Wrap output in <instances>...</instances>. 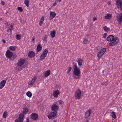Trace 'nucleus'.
I'll return each mask as SVG.
<instances>
[{"mask_svg":"<svg viewBox=\"0 0 122 122\" xmlns=\"http://www.w3.org/2000/svg\"><path fill=\"white\" fill-rule=\"evenodd\" d=\"M28 56L30 58H32L35 56V53L33 51H30L29 52Z\"/></svg>","mask_w":122,"mask_h":122,"instance_id":"a211bd4d","label":"nucleus"},{"mask_svg":"<svg viewBox=\"0 0 122 122\" xmlns=\"http://www.w3.org/2000/svg\"><path fill=\"white\" fill-rule=\"evenodd\" d=\"M9 29H8L7 30V31H9Z\"/></svg>","mask_w":122,"mask_h":122,"instance_id":"338daca9","label":"nucleus"},{"mask_svg":"<svg viewBox=\"0 0 122 122\" xmlns=\"http://www.w3.org/2000/svg\"><path fill=\"white\" fill-rule=\"evenodd\" d=\"M36 76H34L33 78H32L31 81L29 82V85H32L36 81Z\"/></svg>","mask_w":122,"mask_h":122,"instance_id":"2eb2a0df","label":"nucleus"},{"mask_svg":"<svg viewBox=\"0 0 122 122\" xmlns=\"http://www.w3.org/2000/svg\"><path fill=\"white\" fill-rule=\"evenodd\" d=\"M55 31L53 30L51 31L50 34L52 37L54 38L55 36Z\"/></svg>","mask_w":122,"mask_h":122,"instance_id":"b1692460","label":"nucleus"},{"mask_svg":"<svg viewBox=\"0 0 122 122\" xmlns=\"http://www.w3.org/2000/svg\"><path fill=\"white\" fill-rule=\"evenodd\" d=\"M9 30L10 31V32H11V30H12V28H9Z\"/></svg>","mask_w":122,"mask_h":122,"instance_id":"4d7b16f0","label":"nucleus"},{"mask_svg":"<svg viewBox=\"0 0 122 122\" xmlns=\"http://www.w3.org/2000/svg\"><path fill=\"white\" fill-rule=\"evenodd\" d=\"M86 122H89L88 120H87L86 121Z\"/></svg>","mask_w":122,"mask_h":122,"instance_id":"e2e57ef3","label":"nucleus"},{"mask_svg":"<svg viewBox=\"0 0 122 122\" xmlns=\"http://www.w3.org/2000/svg\"><path fill=\"white\" fill-rule=\"evenodd\" d=\"M48 117L49 119H51L53 118V117L52 115H50V114L48 116Z\"/></svg>","mask_w":122,"mask_h":122,"instance_id":"ea45409f","label":"nucleus"},{"mask_svg":"<svg viewBox=\"0 0 122 122\" xmlns=\"http://www.w3.org/2000/svg\"><path fill=\"white\" fill-rule=\"evenodd\" d=\"M48 52V50L47 49H45L43 52L40 58V59L42 60L46 56Z\"/></svg>","mask_w":122,"mask_h":122,"instance_id":"7ed1b4c3","label":"nucleus"},{"mask_svg":"<svg viewBox=\"0 0 122 122\" xmlns=\"http://www.w3.org/2000/svg\"><path fill=\"white\" fill-rule=\"evenodd\" d=\"M121 8V10L122 11V6L120 8Z\"/></svg>","mask_w":122,"mask_h":122,"instance_id":"69168bd1","label":"nucleus"},{"mask_svg":"<svg viewBox=\"0 0 122 122\" xmlns=\"http://www.w3.org/2000/svg\"><path fill=\"white\" fill-rule=\"evenodd\" d=\"M58 106L55 104L51 106V110L53 111H56L58 109Z\"/></svg>","mask_w":122,"mask_h":122,"instance_id":"4468645a","label":"nucleus"},{"mask_svg":"<svg viewBox=\"0 0 122 122\" xmlns=\"http://www.w3.org/2000/svg\"><path fill=\"white\" fill-rule=\"evenodd\" d=\"M115 38L112 35H109L107 38V40L109 41H113L114 40H115Z\"/></svg>","mask_w":122,"mask_h":122,"instance_id":"0eeeda50","label":"nucleus"},{"mask_svg":"<svg viewBox=\"0 0 122 122\" xmlns=\"http://www.w3.org/2000/svg\"><path fill=\"white\" fill-rule=\"evenodd\" d=\"M4 86L0 84V89H2Z\"/></svg>","mask_w":122,"mask_h":122,"instance_id":"a18cd8bd","label":"nucleus"},{"mask_svg":"<svg viewBox=\"0 0 122 122\" xmlns=\"http://www.w3.org/2000/svg\"><path fill=\"white\" fill-rule=\"evenodd\" d=\"M12 56H13V57L14 58H15L16 57V55H14Z\"/></svg>","mask_w":122,"mask_h":122,"instance_id":"8fccbe9b","label":"nucleus"},{"mask_svg":"<svg viewBox=\"0 0 122 122\" xmlns=\"http://www.w3.org/2000/svg\"><path fill=\"white\" fill-rule=\"evenodd\" d=\"M107 35V34L106 33H104L103 35V37L104 38H105L106 37V36Z\"/></svg>","mask_w":122,"mask_h":122,"instance_id":"37998d69","label":"nucleus"},{"mask_svg":"<svg viewBox=\"0 0 122 122\" xmlns=\"http://www.w3.org/2000/svg\"><path fill=\"white\" fill-rule=\"evenodd\" d=\"M7 116V112L6 111H5L3 113V117L4 118H5Z\"/></svg>","mask_w":122,"mask_h":122,"instance_id":"72a5a7b5","label":"nucleus"},{"mask_svg":"<svg viewBox=\"0 0 122 122\" xmlns=\"http://www.w3.org/2000/svg\"><path fill=\"white\" fill-rule=\"evenodd\" d=\"M120 15V14L118 15L119 16V17L118 16L117 17V20L119 24H120L122 22V14L121 13Z\"/></svg>","mask_w":122,"mask_h":122,"instance_id":"9d476101","label":"nucleus"},{"mask_svg":"<svg viewBox=\"0 0 122 122\" xmlns=\"http://www.w3.org/2000/svg\"><path fill=\"white\" fill-rule=\"evenodd\" d=\"M26 95L27 97H30L32 96V94L30 92L28 91L26 93Z\"/></svg>","mask_w":122,"mask_h":122,"instance_id":"a878e982","label":"nucleus"},{"mask_svg":"<svg viewBox=\"0 0 122 122\" xmlns=\"http://www.w3.org/2000/svg\"><path fill=\"white\" fill-rule=\"evenodd\" d=\"M81 92L79 89H78L76 92L75 97L78 99H79L81 97Z\"/></svg>","mask_w":122,"mask_h":122,"instance_id":"39448f33","label":"nucleus"},{"mask_svg":"<svg viewBox=\"0 0 122 122\" xmlns=\"http://www.w3.org/2000/svg\"><path fill=\"white\" fill-rule=\"evenodd\" d=\"M26 122H29V118H27L26 121Z\"/></svg>","mask_w":122,"mask_h":122,"instance_id":"3c124183","label":"nucleus"},{"mask_svg":"<svg viewBox=\"0 0 122 122\" xmlns=\"http://www.w3.org/2000/svg\"><path fill=\"white\" fill-rule=\"evenodd\" d=\"M91 110H89L88 111H87L85 112V118H87L89 117L90 115L91 114Z\"/></svg>","mask_w":122,"mask_h":122,"instance_id":"f3484780","label":"nucleus"},{"mask_svg":"<svg viewBox=\"0 0 122 122\" xmlns=\"http://www.w3.org/2000/svg\"><path fill=\"white\" fill-rule=\"evenodd\" d=\"M21 36L18 34L16 35V39L17 40H19L20 39Z\"/></svg>","mask_w":122,"mask_h":122,"instance_id":"473e14b6","label":"nucleus"},{"mask_svg":"<svg viewBox=\"0 0 122 122\" xmlns=\"http://www.w3.org/2000/svg\"><path fill=\"white\" fill-rule=\"evenodd\" d=\"M47 36L46 35L44 37V38L43 40L44 41H45L46 43L47 42V41L46 40V39L47 38Z\"/></svg>","mask_w":122,"mask_h":122,"instance_id":"e433bc0d","label":"nucleus"},{"mask_svg":"<svg viewBox=\"0 0 122 122\" xmlns=\"http://www.w3.org/2000/svg\"><path fill=\"white\" fill-rule=\"evenodd\" d=\"M74 68V71H73V76L75 79H78L80 77L81 75V71L79 68L76 64L73 66Z\"/></svg>","mask_w":122,"mask_h":122,"instance_id":"f257e3e1","label":"nucleus"},{"mask_svg":"<svg viewBox=\"0 0 122 122\" xmlns=\"http://www.w3.org/2000/svg\"><path fill=\"white\" fill-rule=\"evenodd\" d=\"M24 3L27 7L28 6L29 3V1H28L27 0H25L24 1Z\"/></svg>","mask_w":122,"mask_h":122,"instance_id":"7c9ffc66","label":"nucleus"},{"mask_svg":"<svg viewBox=\"0 0 122 122\" xmlns=\"http://www.w3.org/2000/svg\"><path fill=\"white\" fill-rule=\"evenodd\" d=\"M112 15L110 14H107L106 16H105V18L106 19H110L112 18Z\"/></svg>","mask_w":122,"mask_h":122,"instance_id":"393cba45","label":"nucleus"},{"mask_svg":"<svg viewBox=\"0 0 122 122\" xmlns=\"http://www.w3.org/2000/svg\"><path fill=\"white\" fill-rule=\"evenodd\" d=\"M57 112L55 111L54 112H51L50 113V114L52 116L53 118H55L57 115Z\"/></svg>","mask_w":122,"mask_h":122,"instance_id":"dca6fc26","label":"nucleus"},{"mask_svg":"<svg viewBox=\"0 0 122 122\" xmlns=\"http://www.w3.org/2000/svg\"><path fill=\"white\" fill-rule=\"evenodd\" d=\"M97 20V18L95 17H94L93 18V20L94 21H95L96 20Z\"/></svg>","mask_w":122,"mask_h":122,"instance_id":"603ef678","label":"nucleus"},{"mask_svg":"<svg viewBox=\"0 0 122 122\" xmlns=\"http://www.w3.org/2000/svg\"><path fill=\"white\" fill-rule=\"evenodd\" d=\"M31 119L33 120H35L37 119L38 118V115L36 113H32L30 115Z\"/></svg>","mask_w":122,"mask_h":122,"instance_id":"6e6552de","label":"nucleus"},{"mask_svg":"<svg viewBox=\"0 0 122 122\" xmlns=\"http://www.w3.org/2000/svg\"><path fill=\"white\" fill-rule=\"evenodd\" d=\"M24 115L22 113L20 114L18 118L19 122H23Z\"/></svg>","mask_w":122,"mask_h":122,"instance_id":"9b49d317","label":"nucleus"},{"mask_svg":"<svg viewBox=\"0 0 122 122\" xmlns=\"http://www.w3.org/2000/svg\"><path fill=\"white\" fill-rule=\"evenodd\" d=\"M42 49V47L41 46L40 44H38L37 47V52H39L40 50H41Z\"/></svg>","mask_w":122,"mask_h":122,"instance_id":"5701e85b","label":"nucleus"},{"mask_svg":"<svg viewBox=\"0 0 122 122\" xmlns=\"http://www.w3.org/2000/svg\"><path fill=\"white\" fill-rule=\"evenodd\" d=\"M5 55L7 58L10 59L12 56L13 54L8 50L6 52Z\"/></svg>","mask_w":122,"mask_h":122,"instance_id":"423d86ee","label":"nucleus"},{"mask_svg":"<svg viewBox=\"0 0 122 122\" xmlns=\"http://www.w3.org/2000/svg\"><path fill=\"white\" fill-rule=\"evenodd\" d=\"M16 48V47L15 46H11L10 47V49L12 51H14Z\"/></svg>","mask_w":122,"mask_h":122,"instance_id":"bb28decb","label":"nucleus"},{"mask_svg":"<svg viewBox=\"0 0 122 122\" xmlns=\"http://www.w3.org/2000/svg\"><path fill=\"white\" fill-rule=\"evenodd\" d=\"M6 25H8V23H5Z\"/></svg>","mask_w":122,"mask_h":122,"instance_id":"680f3d73","label":"nucleus"},{"mask_svg":"<svg viewBox=\"0 0 122 122\" xmlns=\"http://www.w3.org/2000/svg\"><path fill=\"white\" fill-rule=\"evenodd\" d=\"M59 93V91L57 90L54 92L53 93V96L55 97H57Z\"/></svg>","mask_w":122,"mask_h":122,"instance_id":"aec40b11","label":"nucleus"},{"mask_svg":"<svg viewBox=\"0 0 122 122\" xmlns=\"http://www.w3.org/2000/svg\"><path fill=\"white\" fill-rule=\"evenodd\" d=\"M56 4V2H55L53 4V6H54Z\"/></svg>","mask_w":122,"mask_h":122,"instance_id":"6e6d98bb","label":"nucleus"},{"mask_svg":"<svg viewBox=\"0 0 122 122\" xmlns=\"http://www.w3.org/2000/svg\"><path fill=\"white\" fill-rule=\"evenodd\" d=\"M22 69V67H21V66H19V67H18L16 69V70L19 71H20Z\"/></svg>","mask_w":122,"mask_h":122,"instance_id":"c9c22d12","label":"nucleus"},{"mask_svg":"<svg viewBox=\"0 0 122 122\" xmlns=\"http://www.w3.org/2000/svg\"><path fill=\"white\" fill-rule=\"evenodd\" d=\"M111 114H112L111 116H112L113 118L115 119L116 118V115L115 112H112L111 113Z\"/></svg>","mask_w":122,"mask_h":122,"instance_id":"cd10ccee","label":"nucleus"},{"mask_svg":"<svg viewBox=\"0 0 122 122\" xmlns=\"http://www.w3.org/2000/svg\"><path fill=\"white\" fill-rule=\"evenodd\" d=\"M2 41L4 43H5V40L4 39H2Z\"/></svg>","mask_w":122,"mask_h":122,"instance_id":"09e8293b","label":"nucleus"},{"mask_svg":"<svg viewBox=\"0 0 122 122\" xmlns=\"http://www.w3.org/2000/svg\"><path fill=\"white\" fill-rule=\"evenodd\" d=\"M50 74V70H48L45 72L44 73L45 76V77H47Z\"/></svg>","mask_w":122,"mask_h":122,"instance_id":"4be33fe9","label":"nucleus"},{"mask_svg":"<svg viewBox=\"0 0 122 122\" xmlns=\"http://www.w3.org/2000/svg\"><path fill=\"white\" fill-rule=\"evenodd\" d=\"M64 103V102L62 101H61V100L59 101V104H61V105H62Z\"/></svg>","mask_w":122,"mask_h":122,"instance_id":"58836bf2","label":"nucleus"},{"mask_svg":"<svg viewBox=\"0 0 122 122\" xmlns=\"http://www.w3.org/2000/svg\"><path fill=\"white\" fill-rule=\"evenodd\" d=\"M57 0V1H59V2H60L61 1V0Z\"/></svg>","mask_w":122,"mask_h":122,"instance_id":"052dcab7","label":"nucleus"},{"mask_svg":"<svg viewBox=\"0 0 122 122\" xmlns=\"http://www.w3.org/2000/svg\"><path fill=\"white\" fill-rule=\"evenodd\" d=\"M35 38H33L32 39V41H35Z\"/></svg>","mask_w":122,"mask_h":122,"instance_id":"864d4df0","label":"nucleus"},{"mask_svg":"<svg viewBox=\"0 0 122 122\" xmlns=\"http://www.w3.org/2000/svg\"><path fill=\"white\" fill-rule=\"evenodd\" d=\"M18 10L20 12H22L23 11L22 8L20 7H17Z\"/></svg>","mask_w":122,"mask_h":122,"instance_id":"f704fd0d","label":"nucleus"},{"mask_svg":"<svg viewBox=\"0 0 122 122\" xmlns=\"http://www.w3.org/2000/svg\"><path fill=\"white\" fill-rule=\"evenodd\" d=\"M25 65H24V66H22V68H24L25 67Z\"/></svg>","mask_w":122,"mask_h":122,"instance_id":"13d9d810","label":"nucleus"},{"mask_svg":"<svg viewBox=\"0 0 122 122\" xmlns=\"http://www.w3.org/2000/svg\"><path fill=\"white\" fill-rule=\"evenodd\" d=\"M43 22L41 21H40L39 24L41 26Z\"/></svg>","mask_w":122,"mask_h":122,"instance_id":"a19ab883","label":"nucleus"},{"mask_svg":"<svg viewBox=\"0 0 122 122\" xmlns=\"http://www.w3.org/2000/svg\"><path fill=\"white\" fill-rule=\"evenodd\" d=\"M53 122H57L56 121H54Z\"/></svg>","mask_w":122,"mask_h":122,"instance_id":"774afa93","label":"nucleus"},{"mask_svg":"<svg viewBox=\"0 0 122 122\" xmlns=\"http://www.w3.org/2000/svg\"><path fill=\"white\" fill-rule=\"evenodd\" d=\"M109 29V28H108V27H107L106 26H105L103 27V29L104 30L106 31H110V30H109L108 29Z\"/></svg>","mask_w":122,"mask_h":122,"instance_id":"2f4dec72","label":"nucleus"},{"mask_svg":"<svg viewBox=\"0 0 122 122\" xmlns=\"http://www.w3.org/2000/svg\"><path fill=\"white\" fill-rule=\"evenodd\" d=\"M83 60L82 59L80 58L78 59L77 62L78 63V65L79 66H81L82 65Z\"/></svg>","mask_w":122,"mask_h":122,"instance_id":"412c9836","label":"nucleus"},{"mask_svg":"<svg viewBox=\"0 0 122 122\" xmlns=\"http://www.w3.org/2000/svg\"><path fill=\"white\" fill-rule=\"evenodd\" d=\"M72 68L70 66H69L68 68V69L67 70V73L68 74L70 75V72L71 71Z\"/></svg>","mask_w":122,"mask_h":122,"instance_id":"c756f323","label":"nucleus"},{"mask_svg":"<svg viewBox=\"0 0 122 122\" xmlns=\"http://www.w3.org/2000/svg\"><path fill=\"white\" fill-rule=\"evenodd\" d=\"M25 61L24 59L21 58L19 61L17 63V65L18 66H21L25 62Z\"/></svg>","mask_w":122,"mask_h":122,"instance_id":"1a4fd4ad","label":"nucleus"},{"mask_svg":"<svg viewBox=\"0 0 122 122\" xmlns=\"http://www.w3.org/2000/svg\"><path fill=\"white\" fill-rule=\"evenodd\" d=\"M107 4L108 5H110V2H108V3H107Z\"/></svg>","mask_w":122,"mask_h":122,"instance_id":"bf43d9fd","label":"nucleus"},{"mask_svg":"<svg viewBox=\"0 0 122 122\" xmlns=\"http://www.w3.org/2000/svg\"><path fill=\"white\" fill-rule=\"evenodd\" d=\"M116 2V5L118 8H121L122 6V1L119 0H117Z\"/></svg>","mask_w":122,"mask_h":122,"instance_id":"ddd939ff","label":"nucleus"},{"mask_svg":"<svg viewBox=\"0 0 122 122\" xmlns=\"http://www.w3.org/2000/svg\"><path fill=\"white\" fill-rule=\"evenodd\" d=\"M15 122H19V120L17 119L15 120Z\"/></svg>","mask_w":122,"mask_h":122,"instance_id":"de8ad7c7","label":"nucleus"},{"mask_svg":"<svg viewBox=\"0 0 122 122\" xmlns=\"http://www.w3.org/2000/svg\"><path fill=\"white\" fill-rule=\"evenodd\" d=\"M56 15V14L54 12L51 11L50 12L49 19L51 20Z\"/></svg>","mask_w":122,"mask_h":122,"instance_id":"f8f14e48","label":"nucleus"},{"mask_svg":"<svg viewBox=\"0 0 122 122\" xmlns=\"http://www.w3.org/2000/svg\"><path fill=\"white\" fill-rule=\"evenodd\" d=\"M13 26L12 25H10V27L12 28H13Z\"/></svg>","mask_w":122,"mask_h":122,"instance_id":"5fc2aeb1","label":"nucleus"},{"mask_svg":"<svg viewBox=\"0 0 122 122\" xmlns=\"http://www.w3.org/2000/svg\"><path fill=\"white\" fill-rule=\"evenodd\" d=\"M29 112V110L27 107L23 108V114H25Z\"/></svg>","mask_w":122,"mask_h":122,"instance_id":"6ab92c4d","label":"nucleus"},{"mask_svg":"<svg viewBox=\"0 0 122 122\" xmlns=\"http://www.w3.org/2000/svg\"><path fill=\"white\" fill-rule=\"evenodd\" d=\"M106 51L105 48H102L98 52L97 55L98 58L100 59L101 57L104 55Z\"/></svg>","mask_w":122,"mask_h":122,"instance_id":"f03ea898","label":"nucleus"},{"mask_svg":"<svg viewBox=\"0 0 122 122\" xmlns=\"http://www.w3.org/2000/svg\"><path fill=\"white\" fill-rule=\"evenodd\" d=\"M6 83V81L5 80H4L2 81L0 83L2 85L4 86L5 84Z\"/></svg>","mask_w":122,"mask_h":122,"instance_id":"c85d7f7f","label":"nucleus"},{"mask_svg":"<svg viewBox=\"0 0 122 122\" xmlns=\"http://www.w3.org/2000/svg\"><path fill=\"white\" fill-rule=\"evenodd\" d=\"M1 4L4 5L5 4V2L4 1H1Z\"/></svg>","mask_w":122,"mask_h":122,"instance_id":"c03bdc74","label":"nucleus"},{"mask_svg":"<svg viewBox=\"0 0 122 122\" xmlns=\"http://www.w3.org/2000/svg\"><path fill=\"white\" fill-rule=\"evenodd\" d=\"M108 82L107 81H106L104 83V84L106 86H107V85L108 84Z\"/></svg>","mask_w":122,"mask_h":122,"instance_id":"49530a36","label":"nucleus"},{"mask_svg":"<svg viewBox=\"0 0 122 122\" xmlns=\"http://www.w3.org/2000/svg\"><path fill=\"white\" fill-rule=\"evenodd\" d=\"M44 20V18L43 16H42L41 18V20L40 21H41L43 22Z\"/></svg>","mask_w":122,"mask_h":122,"instance_id":"79ce46f5","label":"nucleus"},{"mask_svg":"<svg viewBox=\"0 0 122 122\" xmlns=\"http://www.w3.org/2000/svg\"><path fill=\"white\" fill-rule=\"evenodd\" d=\"M87 40H86V39H84V40L83 41V43L84 44H87Z\"/></svg>","mask_w":122,"mask_h":122,"instance_id":"4c0bfd02","label":"nucleus"},{"mask_svg":"<svg viewBox=\"0 0 122 122\" xmlns=\"http://www.w3.org/2000/svg\"><path fill=\"white\" fill-rule=\"evenodd\" d=\"M119 41V39L117 37H115V40H114L113 41H111L109 43V45L110 46H113L116 44Z\"/></svg>","mask_w":122,"mask_h":122,"instance_id":"20e7f679","label":"nucleus"},{"mask_svg":"<svg viewBox=\"0 0 122 122\" xmlns=\"http://www.w3.org/2000/svg\"><path fill=\"white\" fill-rule=\"evenodd\" d=\"M101 84H102L103 85L104 84V83H102Z\"/></svg>","mask_w":122,"mask_h":122,"instance_id":"0e129e2a","label":"nucleus"}]
</instances>
